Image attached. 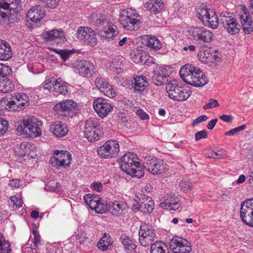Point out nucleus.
<instances>
[{
  "label": "nucleus",
  "instance_id": "obj_54",
  "mask_svg": "<svg viewBox=\"0 0 253 253\" xmlns=\"http://www.w3.org/2000/svg\"><path fill=\"white\" fill-rule=\"evenodd\" d=\"M42 2H44L45 6L51 9L56 8L59 2V0H41Z\"/></svg>",
  "mask_w": 253,
  "mask_h": 253
},
{
  "label": "nucleus",
  "instance_id": "obj_12",
  "mask_svg": "<svg viewBox=\"0 0 253 253\" xmlns=\"http://www.w3.org/2000/svg\"><path fill=\"white\" fill-rule=\"evenodd\" d=\"M71 160V154L68 151L61 150L55 152L54 156L50 158L49 162L54 167L58 169L69 166Z\"/></svg>",
  "mask_w": 253,
  "mask_h": 253
},
{
  "label": "nucleus",
  "instance_id": "obj_46",
  "mask_svg": "<svg viewBox=\"0 0 253 253\" xmlns=\"http://www.w3.org/2000/svg\"><path fill=\"white\" fill-rule=\"evenodd\" d=\"M48 48L59 54L64 61H65L66 59H67L68 57L73 53V52L71 50H58L56 48H53L51 47H49Z\"/></svg>",
  "mask_w": 253,
  "mask_h": 253
},
{
  "label": "nucleus",
  "instance_id": "obj_44",
  "mask_svg": "<svg viewBox=\"0 0 253 253\" xmlns=\"http://www.w3.org/2000/svg\"><path fill=\"white\" fill-rule=\"evenodd\" d=\"M101 92L109 98H114L117 94L116 90L113 86L110 84L108 85H106L104 89H103Z\"/></svg>",
  "mask_w": 253,
  "mask_h": 253
},
{
  "label": "nucleus",
  "instance_id": "obj_60",
  "mask_svg": "<svg viewBox=\"0 0 253 253\" xmlns=\"http://www.w3.org/2000/svg\"><path fill=\"white\" fill-rule=\"evenodd\" d=\"M106 210V206L103 203H101L99 200L97 203L96 208L94 211L97 213H102L105 212Z\"/></svg>",
  "mask_w": 253,
  "mask_h": 253
},
{
  "label": "nucleus",
  "instance_id": "obj_17",
  "mask_svg": "<svg viewBox=\"0 0 253 253\" xmlns=\"http://www.w3.org/2000/svg\"><path fill=\"white\" fill-rule=\"evenodd\" d=\"M93 107L99 117L104 118L113 110V107L106 99L98 98L93 102Z\"/></svg>",
  "mask_w": 253,
  "mask_h": 253
},
{
  "label": "nucleus",
  "instance_id": "obj_42",
  "mask_svg": "<svg viewBox=\"0 0 253 253\" xmlns=\"http://www.w3.org/2000/svg\"><path fill=\"white\" fill-rule=\"evenodd\" d=\"M146 44L147 46L154 50L160 49L162 45L160 41L155 36H149L147 37Z\"/></svg>",
  "mask_w": 253,
  "mask_h": 253
},
{
  "label": "nucleus",
  "instance_id": "obj_13",
  "mask_svg": "<svg viewBox=\"0 0 253 253\" xmlns=\"http://www.w3.org/2000/svg\"><path fill=\"white\" fill-rule=\"evenodd\" d=\"M77 39L86 44L94 46L96 44L97 40L94 32L87 27H80L77 32Z\"/></svg>",
  "mask_w": 253,
  "mask_h": 253
},
{
  "label": "nucleus",
  "instance_id": "obj_53",
  "mask_svg": "<svg viewBox=\"0 0 253 253\" xmlns=\"http://www.w3.org/2000/svg\"><path fill=\"white\" fill-rule=\"evenodd\" d=\"M8 123L4 119L0 120V134L1 135L4 134L8 130Z\"/></svg>",
  "mask_w": 253,
  "mask_h": 253
},
{
  "label": "nucleus",
  "instance_id": "obj_40",
  "mask_svg": "<svg viewBox=\"0 0 253 253\" xmlns=\"http://www.w3.org/2000/svg\"><path fill=\"white\" fill-rule=\"evenodd\" d=\"M14 86L11 82L7 78H0V92L3 93L11 91Z\"/></svg>",
  "mask_w": 253,
  "mask_h": 253
},
{
  "label": "nucleus",
  "instance_id": "obj_29",
  "mask_svg": "<svg viewBox=\"0 0 253 253\" xmlns=\"http://www.w3.org/2000/svg\"><path fill=\"white\" fill-rule=\"evenodd\" d=\"M127 210V204L123 201H115L109 204V211L117 216H120L125 213Z\"/></svg>",
  "mask_w": 253,
  "mask_h": 253
},
{
  "label": "nucleus",
  "instance_id": "obj_24",
  "mask_svg": "<svg viewBox=\"0 0 253 253\" xmlns=\"http://www.w3.org/2000/svg\"><path fill=\"white\" fill-rule=\"evenodd\" d=\"M179 201V198L175 194L170 193L167 194L165 197V201L161 202L159 206L164 209L175 211L180 206Z\"/></svg>",
  "mask_w": 253,
  "mask_h": 253
},
{
  "label": "nucleus",
  "instance_id": "obj_16",
  "mask_svg": "<svg viewBox=\"0 0 253 253\" xmlns=\"http://www.w3.org/2000/svg\"><path fill=\"white\" fill-rule=\"evenodd\" d=\"M21 0H0V17L2 18L8 17L13 11L18 10Z\"/></svg>",
  "mask_w": 253,
  "mask_h": 253
},
{
  "label": "nucleus",
  "instance_id": "obj_37",
  "mask_svg": "<svg viewBox=\"0 0 253 253\" xmlns=\"http://www.w3.org/2000/svg\"><path fill=\"white\" fill-rule=\"evenodd\" d=\"M120 241L124 246L125 250L128 253H134L135 252L136 246L128 236L126 234H123L120 238Z\"/></svg>",
  "mask_w": 253,
  "mask_h": 253
},
{
  "label": "nucleus",
  "instance_id": "obj_30",
  "mask_svg": "<svg viewBox=\"0 0 253 253\" xmlns=\"http://www.w3.org/2000/svg\"><path fill=\"white\" fill-rule=\"evenodd\" d=\"M32 148L31 144L27 142H23L16 146L14 152L16 155L20 157L27 155L28 157H33Z\"/></svg>",
  "mask_w": 253,
  "mask_h": 253
},
{
  "label": "nucleus",
  "instance_id": "obj_26",
  "mask_svg": "<svg viewBox=\"0 0 253 253\" xmlns=\"http://www.w3.org/2000/svg\"><path fill=\"white\" fill-rule=\"evenodd\" d=\"M45 11L40 5L31 7L27 12L26 18L28 21L37 23L40 21L44 16Z\"/></svg>",
  "mask_w": 253,
  "mask_h": 253
},
{
  "label": "nucleus",
  "instance_id": "obj_1",
  "mask_svg": "<svg viewBox=\"0 0 253 253\" xmlns=\"http://www.w3.org/2000/svg\"><path fill=\"white\" fill-rule=\"evenodd\" d=\"M90 24L96 26L98 29V34L103 39H110L118 34L117 27L109 21L105 15L94 13L89 18Z\"/></svg>",
  "mask_w": 253,
  "mask_h": 253
},
{
  "label": "nucleus",
  "instance_id": "obj_32",
  "mask_svg": "<svg viewBox=\"0 0 253 253\" xmlns=\"http://www.w3.org/2000/svg\"><path fill=\"white\" fill-rule=\"evenodd\" d=\"M199 68H196L192 64H187L182 66L179 70V75L182 79L185 82L188 80V79L189 77H191L192 75H194Z\"/></svg>",
  "mask_w": 253,
  "mask_h": 253
},
{
  "label": "nucleus",
  "instance_id": "obj_61",
  "mask_svg": "<svg viewBox=\"0 0 253 253\" xmlns=\"http://www.w3.org/2000/svg\"><path fill=\"white\" fill-rule=\"evenodd\" d=\"M136 114L142 120H148L149 119V115L144 112L142 109H138L136 112Z\"/></svg>",
  "mask_w": 253,
  "mask_h": 253
},
{
  "label": "nucleus",
  "instance_id": "obj_8",
  "mask_svg": "<svg viewBox=\"0 0 253 253\" xmlns=\"http://www.w3.org/2000/svg\"><path fill=\"white\" fill-rule=\"evenodd\" d=\"M99 157L104 159H111L117 156L120 151L119 143L115 140L107 141L97 149Z\"/></svg>",
  "mask_w": 253,
  "mask_h": 253
},
{
  "label": "nucleus",
  "instance_id": "obj_56",
  "mask_svg": "<svg viewBox=\"0 0 253 253\" xmlns=\"http://www.w3.org/2000/svg\"><path fill=\"white\" fill-rule=\"evenodd\" d=\"M140 52L138 51H132L130 52V58L131 60L136 64H140V60H139Z\"/></svg>",
  "mask_w": 253,
  "mask_h": 253
},
{
  "label": "nucleus",
  "instance_id": "obj_36",
  "mask_svg": "<svg viewBox=\"0 0 253 253\" xmlns=\"http://www.w3.org/2000/svg\"><path fill=\"white\" fill-rule=\"evenodd\" d=\"M180 85L175 81H170L166 86V90L169 96L175 100L178 98V89Z\"/></svg>",
  "mask_w": 253,
  "mask_h": 253
},
{
  "label": "nucleus",
  "instance_id": "obj_33",
  "mask_svg": "<svg viewBox=\"0 0 253 253\" xmlns=\"http://www.w3.org/2000/svg\"><path fill=\"white\" fill-rule=\"evenodd\" d=\"M12 52L10 44L0 40V60H7L12 56Z\"/></svg>",
  "mask_w": 253,
  "mask_h": 253
},
{
  "label": "nucleus",
  "instance_id": "obj_35",
  "mask_svg": "<svg viewBox=\"0 0 253 253\" xmlns=\"http://www.w3.org/2000/svg\"><path fill=\"white\" fill-rule=\"evenodd\" d=\"M164 6L162 0H149L145 5V8L148 11L155 13L160 12Z\"/></svg>",
  "mask_w": 253,
  "mask_h": 253
},
{
  "label": "nucleus",
  "instance_id": "obj_62",
  "mask_svg": "<svg viewBox=\"0 0 253 253\" xmlns=\"http://www.w3.org/2000/svg\"><path fill=\"white\" fill-rule=\"evenodd\" d=\"M32 232L34 236V241L32 242L36 247H38L40 244L41 236L36 230H33Z\"/></svg>",
  "mask_w": 253,
  "mask_h": 253
},
{
  "label": "nucleus",
  "instance_id": "obj_7",
  "mask_svg": "<svg viewBox=\"0 0 253 253\" xmlns=\"http://www.w3.org/2000/svg\"><path fill=\"white\" fill-rule=\"evenodd\" d=\"M53 110L59 116L72 117L77 113L78 106L75 101L66 99L55 105Z\"/></svg>",
  "mask_w": 253,
  "mask_h": 253
},
{
  "label": "nucleus",
  "instance_id": "obj_55",
  "mask_svg": "<svg viewBox=\"0 0 253 253\" xmlns=\"http://www.w3.org/2000/svg\"><path fill=\"white\" fill-rule=\"evenodd\" d=\"M179 186L182 191L188 192L191 190L192 185L191 183L184 181L179 182Z\"/></svg>",
  "mask_w": 253,
  "mask_h": 253
},
{
  "label": "nucleus",
  "instance_id": "obj_10",
  "mask_svg": "<svg viewBox=\"0 0 253 253\" xmlns=\"http://www.w3.org/2000/svg\"><path fill=\"white\" fill-rule=\"evenodd\" d=\"M97 122L92 118L87 120L85 124L84 136L89 141H97L102 136V132L99 128Z\"/></svg>",
  "mask_w": 253,
  "mask_h": 253
},
{
  "label": "nucleus",
  "instance_id": "obj_52",
  "mask_svg": "<svg viewBox=\"0 0 253 253\" xmlns=\"http://www.w3.org/2000/svg\"><path fill=\"white\" fill-rule=\"evenodd\" d=\"M219 105V104L218 103L217 100L214 99H210L209 102L203 106V109L205 110L212 109L218 106Z\"/></svg>",
  "mask_w": 253,
  "mask_h": 253
},
{
  "label": "nucleus",
  "instance_id": "obj_15",
  "mask_svg": "<svg viewBox=\"0 0 253 253\" xmlns=\"http://www.w3.org/2000/svg\"><path fill=\"white\" fill-rule=\"evenodd\" d=\"M222 25L231 35L238 34L240 31V26L234 19V15L232 12H222Z\"/></svg>",
  "mask_w": 253,
  "mask_h": 253
},
{
  "label": "nucleus",
  "instance_id": "obj_19",
  "mask_svg": "<svg viewBox=\"0 0 253 253\" xmlns=\"http://www.w3.org/2000/svg\"><path fill=\"white\" fill-rule=\"evenodd\" d=\"M145 166H143L147 170L153 175H157L163 173L166 169V164L160 159L152 158L147 161Z\"/></svg>",
  "mask_w": 253,
  "mask_h": 253
},
{
  "label": "nucleus",
  "instance_id": "obj_51",
  "mask_svg": "<svg viewBox=\"0 0 253 253\" xmlns=\"http://www.w3.org/2000/svg\"><path fill=\"white\" fill-rule=\"evenodd\" d=\"M46 189L52 192H58L61 190V186L58 183L52 182L49 185L46 186Z\"/></svg>",
  "mask_w": 253,
  "mask_h": 253
},
{
  "label": "nucleus",
  "instance_id": "obj_31",
  "mask_svg": "<svg viewBox=\"0 0 253 253\" xmlns=\"http://www.w3.org/2000/svg\"><path fill=\"white\" fill-rule=\"evenodd\" d=\"M42 35L46 43L56 42L58 39L64 37V34L63 31L57 29H52L50 31H45L43 33Z\"/></svg>",
  "mask_w": 253,
  "mask_h": 253
},
{
  "label": "nucleus",
  "instance_id": "obj_50",
  "mask_svg": "<svg viewBox=\"0 0 253 253\" xmlns=\"http://www.w3.org/2000/svg\"><path fill=\"white\" fill-rule=\"evenodd\" d=\"M246 128V125H242L239 126H238L236 128L231 129L229 131H226L225 132V135L226 136H232L235 134L237 132H239L240 131L244 130Z\"/></svg>",
  "mask_w": 253,
  "mask_h": 253
},
{
  "label": "nucleus",
  "instance_id": "obj_58",
  "mask_svg": "<svg viewBox=\"0 0 253 253\" xmlns=\"http://www.w3.org/2000/svg\"><path fill=\"white\" fill-rule=\"evenodd\" d=\"M140 57L139 60H140V63L141 64H146L150 59L151 60V62L153 60L152 58L148 56L145 52H140Z\"/></svg>",
  "mask_w": 253,
  "mask_h": 253
},
{
  "label": "nucleus",
  "instance_id": "obj_6",
  "mask_svg": "<svg viewBox=\"0 0 253 253\" xmlns=\"http://www.w3.org/2000/svg\"><path fill=\"white\" fill-rule=\"evenodd\" d=\"M188 32L190 38L199 43H209L213 37V34L211 31L202 26L191 27Z\"/></svg>",
  "mask_w": 253,
  "mask_h": 253
},
{
  "label": "nucleus",
  "instance_id": "obj_49",
  "mask_svg": "<svg viewBox=\"0 0 253 253\" xmlns=\"http://www.w3.org/2000/svg\"><path fill=\"white\" fill-rule=\"evenodd\" d=\"M77 240L80 244H84L88 242V239L86 236V234L83 231H78V233L76 236Z\"/></svg>",
  "mask_w": 253,
  "mask_h": 253
},
{
  "label": "nucleus",
  "instance_id": "obj_47",
  "mask_svg": "<svg viewBox=\"0 0 253 253\" xmlns=\"http://www.w3.org/2000/svg\"><path fill=\"white\" fill-rule=\"evenodd\" d=\"M11 72V69L9 66L0 63V78H7Z\"/></svg>",
  "mask_w": 253,
  "mask_h": 253
},
{
  "label": "nucleus",
  "instance_id": "obj_64",
  "mask_svg": "<svg viewBox=\"0 0 253 253\" xmlns=\"http://www.w3.org/2000/svg\"><path fill=\"white\" fill-rule=\"evenodd\" d=\"M9 184L11 187L18 188L22 185V183L19 179H13L10 180Z\"/></svg>",
  "mask_w": 253,
  "mask_h": 253
},
{
  "label": "nucleus",
  "instance_id": "obj_4",
  "mask_svg": "<svg viewBox=\"0 0 253 253\" xmlns=\"http://www.w3.org/2000/svg\"><path fill=\"white\" fill-rule=\"evenodd\" d=\"M196 10V16L205 26L212 29L217 28L218 19L211 5L202 3Z\"/></svg>",
  "mask_w": 253,
  "mask_h": 253
},
{
  "label": "nucleus",
  "instance_id": "obj_21",
  "mask_svg": "<svg viewBox=\"0 0 253 253\" xmlns=\"http://www.w3.org/2000/svg\"><path fill=\"white\" fill-rule=\"evenodd\" d=\"M29 98L25 93H18L13 96L12 100L8 101L9 105L14 110H23L29 105Z\"/></svg>",
  "mask_w": 253,
  "mask_h": 253
},
{
  "label": "nucleus",
  "instance_id": "obj_5",
  "mask_svg": "<svg viewBox=\"0 0 253 253\" xmlns=\"http://www.w3.org/2000/svg\"><path fill=\"white\" fill-rule=\"evenodd\" d=\"M140 16L136 10L131 8L122 9L120 12L119 21L126 30L136 31L140 26Z\"/></svg>",
  "mask_w": 253,
  "mask_h": 253
},
{
  "label": "nucleus",
  "instance_id": "obj_9",
  "mask_svg": "<svg viewBox=\"0 0 253 253\" xmlns=\"http://www.w3.org/2000/svg\"><path fill=\"white\" fill-rule=\"evenodd\" d=\"M139 241L141 246L147 247L156 242L157 235L153 227L148 224H143L138 232Z\"/></svg>",
  "mask_w": 253,
  "mask_h": 253
},
{
  "label": "nucleus",
  "instance_id": "obj_25",
  "mask_svg": "<svg viewBox=\"0 0 253 253\" xmlns=\"http://www.w3.org/2000/svg\"><path fill=\"white\" fill-rule=\"evenodd\" d=\"M169 77L166 67H160L154 70L151 77V82L156 85H160L168 80Z\"/></svg>",
  "mask_w": 253,
  "mask_h": 253
},
{
  "label": "nucleus",
  "instance_id": "obj_11",
  "mask_svg": "<svg viewBox=\"0 0 253 253\" xmlns=\"http://www.w3.org/2000/svg\"><path fill=\"white\" fill-rule=\"evenodd\" d=\"M74 71L84 77H90L96 74L97 70L92 63L83 59L75 63Z\"/></svg>",
  "mask_w": 253,
  "mask_h": 253
},
{
  "label": "nucleus",
  "instance_id": "obj_22",
  "mask_svg": "<svg viewBox=\"0 0 253 253\" xmlns=\"http://www.w3.org/2000/svg\"><path fill=\"white\" fill-rule=\"evenodd\" d=\"M198 57L200 61L211 67L215 65V62L219 58L215 51L211 52L210 48L201 50L198 54Z\"/></svg>",
  "mask_w": 253,
  "mask_h": 253
},
{
  "label": "nucleus",
  "instance_id": "obj_43",
  "mask_svg": "<svg viewBox=\"0 0 253 253\" xmlns=\"http://www.w3.org/2000/svg\"><path fill=\"white\" fill-rule=\"evenodd\" d=\"M8 203L9 205L11 206L13 210H16L22 207L23 204L22 200L16 196L11 197L8 201Z\"/></svg>",
  "mask_w": 253,
  "mask_h": 253
},
{
  "label": "nucleus",
  "instance_id": "obj_48",
  "mask_svg": "<svg viewBox=\"0 0 253 253\" xmlns=\"http://www.w3.org/2000/svg\"><path fill=\"white\" fill-rule=\"evenodd\" d=\"M109 83L107 80L102 78H97L95 81L96 86L101 91L106 85H108Z\"/></svg>",
  "mask_w": 253,
  "mask_h": 253
},
{
  "label": "nucleus",
  "instance_id": "obj_63",
  "mask_svg": "<svg viewBox=\"0 0 253 253\" xmlns=\"http://www.w3.org/2000/svg\"><path fill=\"white\" fill-rule=\"evenodd\" d=\"M207 133L206 130H202L197 132L195 134V140L198 141L201 139L205 138L207 137Z\"/></svg>",
  "mask_w": 253,
  "mask_h": 253
},
{
  "label": "nucleus",
  "instance_id": "obj_23",
  "mask_svg": "<svg viewBox=\"0 0 253 253\" xmlns=\"http://www.w3.org/2000/svg\"><path fill=\"white\" fill-rule=\"evenodd\" d=\"M196 70L194 75H192L191 77L189 76L186 83L195 87L203 86L208 83V80L206 75L200 69Z\"/></svg>",
  "mask_w": 253,
  "mask_h": 253
},
{
  "label": "nucleus",
  "instance_id": "obj_34",
  "mask_svg": "<svg viewBox=\"0 0 253 253\" xmlns=\"http://www.w3.org/2000/svg\"><path fill=\"white\" fill-rule=\"evenodd\" d=\"M52 85L54 92L57 94H65L68 92L67 84L60 78L53 80Z\"/></svg>",
  "mask_w": 253,
  "mask_h": 253
},
{
  "label": "nucleus",
  "instance_id": "obj_14",
  "mask_svg": "<svg viewBox=\"0 0 253 253\" xmlns=\"http://www.w3.org/2000/svg\"><path fill=\"white\" fill-rule=\"evenodd\" d=\"M169 244L170 249L173 253H189L192 251L190 243L182 238L173 237Z\"/></svg>",
  "mask_w": 253,
  "mask_h": 253
},
{
  "label": "nucleus",
  "instance_id": "obj_45",
  "mask_svg": "<svg viewBox=\"0 0 253 253\" xmlns=\"http://www.w3.org/2000/svg\"><path fill=\"white\" fill-rule=\"evenodd\" d=\"M10 245L6 242L3 235L0 233V253H8L10 251Z\"/></svg>",
  "mask_w": 253,
  "mask_h": 253
},
{
  "label": "nucleus",
  "instance_id": "obj_18",
  "mask_svg": "<svg viewBox=\"0 0 253 253\" xmlns=\"http://www.w3.org/2000/svg\"><path fill=\"white\" fill-rule=\"evenodd\" d=\"M239 10L243 30L246 34H250L253 31L252 18L244 5H240Z\"/></svg>",
  "mask_w": 253,
  "mask_h": 253
},
{
  "label": "nucleus",
  "instance_id": "obj_27",
  "mask_svg": "<svg viewBox=\"0 0 253 253\" xmlns=\"http://www.w3.org/2000/svg\"><path fill=\"white\" fill-rule=\"evenodd\" d=\"M144 198H142V201L139 200L138 204L133 205V208L134 210H140L144 213H150L154 209V203L151 198L145 195H143Z\"/></svg>",
  "mask_w": 253,
  "mask_h": 253
},
{
  "label": "nucleus",
  "instance_id": "obj_2",
  "mask_svg": "<svg viewBox=\"0 0 253 253\" xmlns=\"http://www.w3.org/2000/svg\"><path fill=\"white\" fill-rule=\"evenodd\" d=\"M120 168L127 175L133 177L140 178L143 176V166L138 162L137 155L132 152H128L121 159Z\"/></svg>",
  "mask_w": 253,
  "mask_h": 253
},
{
  "label": "nucleus",
  "instance_id": "obj_59",
  "mask_svg": "<svg viewBox=\"0 0 253 253\" xmlns=\"http://www.w3.org/2000/svg\"><path fill=\"white\" fill-rule=\"evenodd\" d=\"M91 188L97 192H100L103 189L102 184L98 182H92L91 184Z\"/></svg>",
  "mask_w": 253,
  "mask_h": 253
},
{
  "label": "nucleus",
  "instance_id": "obj_41",
  "mask_svg": "<svg viewBox=\"0 0 253 253\" xmlns=\"http://www.w3.org/2000/svg\"><path fill=\"white\" fill-rule=\"evenodd\" d=\"M178 89V98H175V101H183L187 100L191 95V91L187 87L180 85Z\"/></svg>",
  "mask_w": 253,
  "mask_h": 253
},
{
  "label": "nucleus",
  "instance_id": "obj_28",
  "mask_svg": "<svg viewBox=\"0 0 253 253\" xmlns=\"http://www.w3.org/2000/svg\"><path fill=\"white\" fill-rule=\"evenodd\" d=\"M50 132L56 137H63L68 132L67 126L61 122H53L49 127Z\"/></svg>",
  "mask_w": 253,
  "mask_h": 253
},
{
  "label": "nucleus",
  "instance_id": "obj_38",
  "mask_svg": "<svg viewBox=\"0 0 253 253\" xmlns=\"http://www.w3.org/2000/svg\"><path fill=\"white\" fill-rule=\"evenodd\" d=\"M134 89L140 92H143L149 85L146 77L145 76H137L134 78Z\"/></svg>",
  "mask_w": 253,
  "mask_h": 253
},
{
  "label": "nucleus",
  "instance_id": "obj_39",
  "mask_svg": "<svg viewBox=\"0 0 253 253\" xmlns=\"http://www.w3.org/2000/svg\"><path fill=\"white\" fill-rule=\"evenodd\" d=\"M151 253H168L167 245L162 241L155 242L151 245Z\"/></svg>",
  "mask_w": 253,
  "mask_h": 253
},
{
  "label": "nucleus",
  "instance_id": "obj_3",
  "mask_svg": "<svg viewBox=\"0 0 253 253\" xmlns=\"http://www.w3.org/2000/svg\"><path fill=\"white\" fill-rule=\"evenodd\" d=\"M42 122L38 119L32 117L24 119L18 124L16 130L20 135H24L27 138H36L42 133L41 126Z\"/></svg>",
  "mask_w": 253,
  "mask_h": 253
},
{
  "label": "nucleus",
  "instance_id": "obj_20",
  "mask_svg": "<svg viewBox=\"0 0 253 253\" xmlns=\"http://www.w3.org/2000/svg\"><path fill=\"white\" fill-rule=\"evenodd\" d=\"M253 216V198L243 202L240 208V217L242 221L247 224Z\"/></svg>",
  "mask_w": 253,
  "mask_h": 253
},
{
  "label": "nucleus",
  "instance_id": "obj_57",
  "mask_svg": "<svg viewBox=\"0 0 253 253\" xmlns=\"http://www.w3.org/2000/svg\"><path fill=\"white\" fill-rule=\"evenodd\" d=\"M108 245L109 242L105 241L104 237L101 238L97 244L98 248L102 251L106 250L108 248Z\"/></svg>",
  "mask_w": 253,
  "mask_h": 253
}]
</instances>
